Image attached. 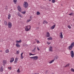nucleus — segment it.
<instances>
[{
    "mask_svg": "<svg viewBox=\"0 0 74 74\" xmlns=\"http://www.w3.org/2000/svg\"><path fill=\"white\" fill-rule=\"evenodd\" d=\"M16 54H18L19 53V51H17L16 52Z\"/></svg>",
    "mask_w": 74,
    "mask_h": 74,
    "instance_id": "obj_36",
    "label": "nucleus"
},
{
    "mask_svg": "<svg viewBox=\"0 0 74 74\" xmlns=\"http://www.w3.org/2000/svg\"><path fill=\"white\" fill-rule=\"evenodd\" d=\"M29 56H31L32 55H33V56L35 55V54H32L31 53H29Z\"/></svg>",
    "mask_w": 74,
    "mask_h": 74,
    "instance_id": "obj_34",
    "label": "nucleus"
},
{
    "mask_svg": "<svg viewBox=\"0 0 74 74\" xmlns=\"http://www.w3.org/2000/svg\"><path fill=\"white\" fill-rule=\"evenodd\" d=\"M21 13L23 14H25V13H26V11H25L22 12H21Z\"/></svg>",
    "mask_w": 74,
    "mask_h": 74,
    "instance_id": "obj_31",
    "label": "nucleus"
},
{
    "mask_svg": "<svg viewBox=\"0 0 74 74\" xmlns=\"http://www.w3.org/2000/svg\"><path fill=\"white\" fill-rule=\"evenodd\" d=\"M30 18H32V16H30Z\"/></svg>",
    "mask_w": 74,
    "mask_h": 74,
    "instance_id": "obj_45",
    "label": "nucleus"
},
{
    "mask_svg": "<svg viewBox=\"0 0 74 74\" xmlns=\"http://www.w3.org/2000/svg\"><path fill=\"white\" fill-rule=\"evenodd\" d=\"M60 36L61 38H63V34H62V32H61L60 33Z\"/></svg>",
    "mask_w": 74,
    "mask_h": 74,
    "instance_id": "obj_8",
    "label": "nucleus"
},
{
    "mask_svg": "<svg viewBox=\"0 0 74 74\" xmlns=\"http://www.w3.org/2000/svg\"><path fill=\"white\" fill-rule=\"evenodd\" d=\"M36 14L37 15H40V12H37L36 13Z\"/></svg>",
    "mask_w": 74,
    "mask_h": 74,
    "instance_id": "obj_29",
    "label": "nucleus"
},
{
    "mask_svg": "<svg viewBox=\"0 0 74 74\" xmlns=\"http://www.w3.org/2000/svg\"><path fill=\"white\" fill-rule=\"evenodd\" d=\"M47 40H52V37H50L48 38H47Z\"/></svg>",
    "mask_w": 74,
    "mask_h": 74,
    "instance_id": "obj_27",
    "label": "nucleus"
},
{
    "mask_svg": "<svg viewBox=\"0 0 74 74\" xmlns=\"http://www.w3.org/2000/svg\"><path fill=\"white\" fill-rule=\"evenodd\" d=\"M52 2L53 3H54L55 2V0H52Z\"/></svg>",
    "mask_w": 74,
    "mask_h": 74,
    "instance_id": "obj_37",
    "label": "nucleus"
},
{
    "mask_svg": "<svg viewBox=\"0 0 74 74\" xmlns=\"http://www.w3.org/2000/svg\"><path fill=\"white\" fill-rule=\"evenodd\" d=\"M4 24L5 26H7V25H8V23H7V22L6 21H4Z\"/></svg>",
    "mask_w": 74,
    "mask_h": 74,
    "instance_id": "obj_19",
    "label": "nucleus"
},
{
    "mask_svg": "<svg viewBox=\"0 0 74 74\" xmlns=\"http://www.w3.org/2000/svg\"><path fill=\"white\" fill-rule=\"evenodd\" d=\"M74 14L73 13H71L70 14H69V15H70V16H71L72 15H73Z\"/></svg>",
    "mask_w": 74,
    "mask_h": 74,
    "instance_id": "obj_35",
    "label": "nucleus"
},
{
    "mask_svg": "<svg viewBox=\"0 0 74 74\" xmlns=\"http://www.w3.org/2000/svg\"><path fill=\"white\" fill-rule=\"evenodd\" d=\"M71 55L72 58H73V57H74V52H73V51H71Z\"/></svg>",
    "mask_w": 74,
    "mask_h": 74,
    "instance_id": "obj_7",
    "label": "nucleus"
},
{
    "mask_svg": "<svg viewBox=\"0 0 74 74\" xmlns=\"http://www.w3.org/2000/svg\"><path fill=\"white\" fill-rule=\"evenodd\" d=\"M71 46L73 47L74 46V42H73L72 43L71 45Z\"/></svg>",
    "mask_w": 74,
    "mask_h": 74,
    "instance_id": "obj_24",
    "label": "nucleus"
},
{
    "mask_svg": "<svg viewBox=\"0 0 74 74\" xmlns=\"http://www.w3.org/2000/svg\"><path fill=\"white\" fill-rule=\"evenodd\" d=\"M49 50L50 52H53V48L52 47H49Z\"/></svg>",
    "mask_w": 74,
    "mask_h": 74,
    "instance_id": "obj_6",
    "label": "nucleus"
},
{
    "mask_svg": "<svg viewBox=\"0 0 74 74\" xmlns=\"http://www.w3.org/2000/svg\"><path fill=\"white\" fill-rule=\"evenodd\" d=\"M8 26L9 28H11L12 27V23L10 22H9L8 23Z\"/></svg>",
    "mask_w": 74,
    "mask_h": 74,
    "instance_id": "obj_5",
    "label": "nucleus"
},
{
    "mask_svg": "<svg viewBox=\"0 0 74 74\" xmlns=\"http://www.w3.org/2000/svg\"><path fill=\"white\" fill-rule=\"evenodd\" d=\"M54 61H55V59L52 60L50 62H49V63L50 64H51V63H53V62Z\"/></svg>",
    "mask_w": 74,
    "mask_h": 74,
    "instance_id": "obj_14",
    "label": "nucleus"
},
{
    "mask_svg": "<svg viewBox=\"0 0 74 74\" xmlns=\"http://www.w3.org/2000/svg\"><path fill=\"white\" fill-rule=\"evenodd\" d=\"M11 14H9L8 15V19H10L11 18Z\"/></svg>",
    "mask_w": 74,
    "mask_h": 74,
    "instance_id": "obj_22",
    "label": "nucleus"
},
{
    "mask_svg": "<svg viewBox=\"0 0 74 74\" xmlns=\"http://www.w3.org/2000/svg\"><path fill=\"white\" fill-rule=\"evenodd\" d=\"M49 1H51V0H49Z\"/></svg>",
    "mask_w": 74,
    "mask_h": 74,
    "instance_id": "obj_46",
    "label": "nucleus"
},
{
    "mask_svg": "<svg viewBox=\"0 0 74 74\" xmlns=\"http://www.w3.org/2000/svg\"><path fill=\"white\" fill-rule=\"evenodd\" d=\"M17 8L18 11H19V12L22 11V8H21V7L20 6L18 5L17 7Z\"/></svg>",
    "mask_w": 74,
    "mask_h": 74,
    "instance_id": "obj_4",
    "label": "nucleus"
},
{
    "mask_svg": "<svg viewBox=\"0 0 74 74\" xmlns=\"http://www.w3.org/2000/svg\"><path fill=\"white\" fill-rule=\"evenodd\" d=\"M69 66V64H67L66 66H65V67H68V66Z\"/></svg>",
    "mask_w": 74,
    "mask_h": 74,
    "instance_id": "obj_38",
    "label": "nucleus"
},
{
    "mask_svg": "<svg viewBox=\"0 0 74 74\" xmlns=\"http://www.w3.org/2000/svg\"><path fill=\"white\" fill-rule=\"evenodd\" d=\"M3 63H4V64H6L7 63V61L5 60H4L3 61Z\"/></svg>",
    "mask_w": 74,
    "mask_h": 74,
    "instance_id": "obj_26",
    "label": "nucleus"
},
{
    "mask_svg": "<svg viewBox=\"0 0 74 74\" xmlns=\"http://www.w3.org/2000/svg\"><path fill=\"white\" fill-rule=\"evenodd\" d=\"M16 46L18 48H19V47H21V46L20 45H19L18 43H16Z\"/></svg>",
    "mask_w": 74,
    "mask_h": 74,
    "instance_id": "obj_15",
    "label": "nucleus"
},
{
    "mask_svg": "<svg viewBox=\"0 0 74 74\" xmlns=\"http://www.w3.org/2000/svg\"><path fill=\"white\" fill-rule=\"evenodd\" d=\"M31 21H32V20L29 19V20H28L27 21V22H30Z\"/></svg>",
    "mask_w": 74,
    "mask_h": 74,
    "instance_id": "obj_32",
    "label": "nucleus"
},
{
    "mask_svg": "<svg viewBox=\"0 0 74 74\" xmlns=\"http://www.w3.org/2000/svg\"><path fill=\"white\" fill-rule=\"evenodd\" d=\"M58 58H59V57H58V56H55V57H54V59H56V60H57V59H58Z\"/></svg>",
    "mask_w": 74,
    "mask_h": 74,
    "instance_id": "obj_17",
    "label": "nucleus"
},
{
    "mask_svg": "<svg viewBox=\"0 0 74 74\" xmlns=\"http://www.w3.org/2000/svg\"><path fill=\"white\" fill-rule=\"evenodd\" d=\"M73 47L70 45L69 46L68 48L69 50H71L72 49H73Z\"/></svg>",
    "mask_w": 74,
    "mask_h": 74,
    "instance_id": "obj_13",
    "label": "nucleus"
},
{
    "mask_svg": "<svg viewBox=\"0 0 74 74\" xmlns=\"http://www.w3.org/2000/svg\"><path fill=\"white\" fill-rule=\"evenodd\" d=\"M31 29V26L30 25H28L25 26V30L27 32L29 31Z\"/></svg>",
    "mask_w": 74,
    "mask_h": 74,
    "instance_id": "obj_1",
    "label": "nucleus"
},
{
    "mask_svg": "<svg viewBox=\"0 0 74 74\" xmlns=\"http://www.w3.org/2000/svg\"><path fill=\"white\" fill-rule=\"evenodd\" d=\"M37 50H38V51H40V49L38 48V47L37 48Z\"/></svg>",
    "mask_w": 74,
    "mask_h": 74,
    "instance_id": "obj_44",
    "label": "nucleus"
},
{
    "mask_svg": "<svg viewBox=\"0 0 74 74\" xmlns=\"http://www.w3.org/2000/svg\"><path fill=\"white\" fill-rule=\"evenodd\" d=\"M14 61V58H12L10 59V63H12Z\"/></svg>",
    "mask_w": 74,
    "mask_h": 74,
    "instance_id": "obj_9",
    "label": "nucleus"
},
{
    "mask_svg": "<svg viewBox=\"0 0 74 74\" xmlns=\"http://www.w3.org/2000/svg\"><path fill=\"white\" fill-rule=\"evenodd\" d=\"M56 26V25H53V26H52L51 27H50L51 29V30L54 29H55V27Z\"/></svg>",
    "mask_w": 74,
    "mask_h": 74,
    "instance_id": "obj_10",
    "label": "nucleus"
},
{
    "mask_svg": "<svg viewBox=\"0 0 74 74\" xmlns=\"http://www.w3.org/2000/svg\"><path fill=\"white\" fill-rule=\"evenodd\" d=\"M17 1L16 0H13V2H14V3H15Z\"/></svg>",
    "mask_w": 74,
    "mask_h": 74,
    "instance_id": "obj_41",
    "label": "nucleus"
},
{
    "mask_svg": "<svg viewBox=\"0 0 74 74\" xmlns=\"http://www.w3.org/2000/svg\"><path fill=\"white\" fill-rule=\"evenodd\" d=\"M68 27L69 28V29H70L71 28V26H70V25H68Z\"/></svg>",
    "mask_w": 74,
    "mask_h": 74,
    "instance_id": "obj_43",
    "label": "nucleus"
},
{
    "mask_svg": "<svg viewBox=\"0 0 74 74\" xmlns=\"http://www.w3.org/2000/svg\"><path fill=\"white\" fill-rule=\"evenodd\" d=\"M18 62V58H16L15 59V61H14V62L16 63H17V62Z\"/></svg>",
    "mask_w": 74,
    "mask_h": 74,
    "instance_id": "obj_18",
    "label": "nucleus"
},
{
    "mask_svg": "<svg viewBox=\"0 0 74 74\" xmlns=\"http://www.w3.org/2000/svg\"><path fill=\"white\" fill-rule=\"evenodd\" d=\"M0 71H1V72L3 71V68H2V67H1L0 69Z\"/></svg>",
    "mask_w": 74,
    "mask_h": 74,
    "instance_id": "obj_25",
    "label": "nucleus"
},
{
    "mask_svg": "<svg viewBox=\"0 0 74 74\" xmlns=\"http://www.w3.org/2000/svg\"><path fill=\"white\" fill-rule=\"evenodd\" d=\"M31 59H34V60H36L38 59V56H36L33 57H30Z\"/></svg>",
    "mask_w": 74,
    "mask_h": 74,
    "instance_id": "obj_3",
    "label": "nucleus"
},
{
    "mask_svg": "<svg viewBox=\"0 0 74 74\" xmlns=\"http://www.w3.org/2000/svg\"><path fill=\"white\" fill-rule=\"evenodd\" d=\"M37 29H38V28H37Z\"/></svg>",
    "mask_w": 74,
    "mask_h": 74,
    "instance_id": "obj_48",
    "label": "nucleus"
},
{
    "mask_svg": "<svg viewBox=\"0 0 74 74\" xmlns=\"http://www.w3.org/2000/svg\"><path fill=\"white\" fill-rule=\"evenodd\" d=\"M23 6L25 8H27V7H28V3H27V2L25 1L24 3H23Z\"/></svg>",
    "mask_w": 74,
    "mask_h": 74,
    "instance_id": "obj_2",
    "label": "nucleus"
},
{
    "mask_svg": "<svg viewBox=\"0 0 74 74\" xmlns=\"http://www.w3.org/2000/svg\"><path fill=\"white\" fill-rule=\"evenodd\" d=\"M0 52H2V51H0Z\"/></svg>",
    "mask_w": 74,
    "mask_h": 74,
    "instance_id": "obj_47",
    "label": "nucleus"
},
{
    "mask_svg": "<svg viewBox=\"0 0 74 74\" xmlns=\"http://www.w3.org/2000/svg\"><path fill=\"white\" fill-rule=\"evenodd\" d=\"M17 73H21V71H20V70H19V69H18V70L17 71Z\"/></svg>",
    "mask_w": 74,
    "mask_h": 74,
    "instance_id": "obj_23",
    "label": "nucleus"
},
{
    "mask_svg": "<svg viewBox=\"0 0 74 74\" xmlns=\"http://www.w3.org/2000/svg\"><path fill=\"white\" fill-rule=\"evenodd\" d=\"M37 42L38 43V44H40V41H39V40H37Z\"/></svg>",
    "mask_w": 74,
    "mask_h": 74,
    "instance_id": "obj_39",
    "label": "nucleus"
},
{
    "mask_svg": "<svg viewBox=\"0 0 74 74\" xmlns=\"http://www.w3.org/2000/svg\"><path fill=\"white\" fill-rule=\"evenodd\" d=\"M49 36H50V34H49V32H47L46 36L47 37H49Z\"/></svg>",
    "mask_w": 74,
    "mask_h": 74,
    "instance_id": "obj_12",
    "label": "nucleus"
},
{
    "mask_svg": "<svg viewBox=\"0 0 74 74\" xmlns=\"http://www.w3.org/2000/svg\"><path fill=\"white\" fill-rule=\"evenodd\" d=\"M17 14L21 18H22V17H23V16H22V15H21V14H20V13L18 12V13H17Z\"/></svg>",
    "mask_w": 74,
    "mask_h": 74,
    "instance_id": "obj_16",
    "label": "nucleus"
},
{
    "mask_svg": "<svg viewBox=\"0 0 74 74\" xmlns=\"http://www.w3.org/2000/svg\"><path fill=\"white\" fill-rule=\"evenodd\" d=\"M43 24H47V23H48V22L45 21H44V22H43Z\"/></svg>",
    "mask_w": 74,
    "mask_h": 74,
    "instance_id": "obj_21",
    "label": "nucleus"
},
{
    "mask_svg": "<svg viewBox=\"0 0 74 74\" xmlns=\"http://www.w3.org/2000/svg\"><path fill=\"white\" fill-rule=\"evenodd\" d=\"M8 69H9V70H11V67L10 66L8 67Z\"/></svg>",
    "mask_w": 74,
    "mask_h": 74,
    "instance_id": "obj_42",
    "label": "nucleus"
},
{
    "mask_svg": "<svg viewBox=\"0 0 74 74\" xmlns=\"http://www.w3.org/2000/svg\"><path fill=\"white\" fill-rule=\"evenodd\" d=\"M71 71L74 72V69H73L71 68Z\"/></svg>",
    "mask_w": 74,
    "mask_h": 74,
    "instance_id": "obj_33",
    "label": "nucleus"
},
{
    "mask_svg": "<svg viewBox=\"0 0 74 74\" xmlns=\"http://www.w3.org/2000/svg\"><path fill=\"white\" fill-rule=\"evenodd\" d=\"M35 49H36V48H35L34 49L32 50V52H36Z\"/></svg>",
    "mask_w": 74,
    "mask_h": 74,
    "instance_id": "obj_30",
    "label": "nucleus"
},
{
    "mask_svg": "<svg viewBox=\"0 0 74 74\" xmlns=\"http://www.w3.org/2000/svg\"><path fill=\"white\" fill-rule=\"evenodd\" d=\"M47 44L48 45H49V44H51V42H47Z\"/></svg>",
    "mask_w": 74,
    "mask_h": 74,
    "instance_id": "obj_40",
    "label": "nucleus"
},
{
    "mask_svg": "<svg viewBox=\"0 0 74 74\" xmlns=\"http://www.w3.org/2000/svg\"><path fill=\"white\" fill-rule=\"evenodd\" d=\"M23 53H22L21 55V59H22L23 58V57L22 55H23Z\"/></svg>",
    "mask_w": 74,
    "mask_h": 74,
    "instance_id": "obj_20",
    "label": "nucleus"
},
{
    "mask_svg": "<svg viewBox=\"0 0 74 74\" xmlns=\"http://www.w3.org/2000/svg\"><path fill=\"white\" fill-rule=\"evenodd\" d=\"M6 53H8L9 52V50L8 49L6 50L5 51Z\"/></svg>",
    "mask_w": 74,
    "mask_h": 74,
    "instance_id": "obj_28",
    "label": "nucleus"
},
{
    "mask_svg": "<svg viewBox=\"0 0 74 74\" xmlns=\"http://www.w3.org/2000/svg\"><path fill=\"white\" fill-rule=\"evenodd\" d=\"M22 42V40H20L19 41L16 40V44H19V43H21Z\"/></svg>",
    "mask_w": 74,
    "mask_h": 74,
    "instance_id": "obj_11",
    "label": "nucleus"
}]
</instances>
